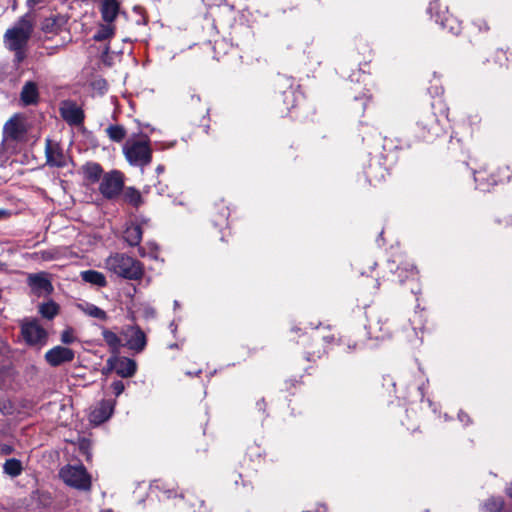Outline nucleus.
<instances>
[{
    "label": "nucleus",
    "instance_id": "3",
    "mask_svg": "<svg viewBox=\"0 0 512 512\" xmlns=\"http://www.w3.org/2000/svg\"><path fill=\"white\" fill-rule=\"evenodd\" d=\"M123 154L133 166L144 167L152 160V149L148 139H128L123 146Z\"/></svg>",
    "mask_w": 512,
    "mask_h": 512
},
{
    "label": "nucleus",
    "instance_id": "36",
    "mask_svg": "<svg viewBox=\"0 0 512 512\" xmlns=\"http://www.w3.org/2000/svg\"><path fill=\"white\" fill-rule=\"evenodd\" d=\"M506 492L512 498V483L507 487Z\"/></svg>",
    "mask_w": 512,
    "mask_h": 512
},
{
    "label": "nucleus",
    "instance_id": "2",
    "mask_svg": "<svg viewBox=\"0 0 512 512\" xmlns=\"http://www.w3.org/2000/svg\"><path fill=\"white\" fill-rule=\"evenodd\" d=\"M105 268L111 273L129 280H138L144 273L141 262L123 253L110 255L105 260Z\"/></svg>",
    "mask_w": 512,
    "mask_h": 512
},
{
    "label": "nucleus",
    "instance_id": "18",
    "mask_svg": "<svg viewBox=\"0 0 512 512\" xmlns=\"http://www.w3.org/2000/svg\"><path fill=\"white\" fill-rule=\"evenodd\" d=\"M124 240L130 246H136L141 242L142 239V230L141 227L137 224L131 223L129 224L124 231Z\"/></svg>",
    "mask_w": 512,
    "mask_h": 512
},
{
    "label": "nucleus",
    "instance_id": "15",
    "mask_svg": "<svg viewBox=\"0 0 512 512\" xmlns=\"http://www.w3.org/2000/svg\"><path fill=\"white\" fill-rule=\"evenodd\" d=\"M119 4L116 0H103L101 5L102 18L107 23H112L118 15Z\"/></svg>",
    "mask_w": 512,
    "mask_h": 512
},
{
    "label": "nucleus",
    "instance_id": "23",
    "mask_svg": "<svg viewBox=\"0 0 512 512\" xmlns=\"http://www.w3.org/2000/svg\"><path fill=\"white\" fill-rule=\"evenodd\" d=\"M3 470L7 475L17 477L22 473V463L15 458L8 459L3 465Z\"/></svg>",
    "mask_w": 512,
    "mask_h": 512
},
{
    "label": "nucleus",
    "instance_id": "33",
    "mask_svg": "<svg viewBox=\"0 0 512 512\" xmlns=\"http://www.w3.org/2000/svg\"><path fill=\"white\" fill-rule=\"evenodd\" d=\"M12 451H13V449L9 445H3L1 447V453L5 454V455L10 454Z\"/></svg>",
    "mask_w": 512,
    "mask_h": 512
},
{
    "label": "nucleus",
    "instance_id": "34",
    "mask_svg": "<svg viewBox=\"0 0 512 512\" xmlns=\"http://www.w3.org/2000/svg\"><path fill=\"white\" fill-rule=\"evenodd\" d=\"M6 410H7V405H6V403H5L4 401H1V400H0V411H1L2 413H5V412H6Z\"/></svg>",
    "mask_w": 512,
    "mask_h": 512
},
{
    "label": "nucleus",
    "instance_id": "25",
    "mask_svg": "<svg viewBox=\"0 0 512 512\" xmlns=\"http://www.w3.org/2000/svg\"><path fill=\"white\" fill-rule=\"evenodd\" d=\"M102 336L105 342L111 347L113 350H118L121 346V340L116 333L110 331L108 329L102 330Z\"/></svg>",
    "mask_w": 512,
    "mask_h": 512
},
{
    "label": "nucleus",
    "instance_id": "29",
    "mask_svg": "<svg viewBox=\"0 0 512 512\" xmlns=\"http://www.w3.org/2000/svg\"><path fill=\"white\" fill-rule=\"evenodd\" d=\"M125 196L127 200L135 206H137L141 201V195L136 190L131 188L127 189Z\"/></svg>",
    "mask_w": 512,
    "mask_h": 512
},
{
    "label": "nucleus",
    "instance_id": "27",
    "mask_svg": "<svg viewBox=\"0 0 512 512\" xmlns=\"http://www.w3.org/2000/svg\"><path fill=\"white\" fill-rule=\"evenodd\" d=\"M41 315L47 319L54 318L58 313V305L52 301L44 303L39 309Z\"/></svg>",
    "mask_w": 512,
    "mask_h": 512
},
{
    "label": "nucleus",
    "instance_id": "1",
    "mask_svg": "<svg viewBox=\"0 0 512 512\" xmlns=\"http://www.w3.org/2000/svg\"><path fill=\"white\" fill-rule=\"evenodd\" d=\"M34 24V17L31 14H25L4 34V44L7 49L15 53L17 63L22 62L26 56L25 49L34 30Z\"/></svg>",
    "mask_w": 512,
    "mask_h": 512
},
{
    "label": "nucleus",
    "instance_id": "10",
    "mask_svg": "<svg viewBox=\"0 0 512 512\" xmlns=\"http://www.w3.org/2000/svg\"><path fill=\"white\" fill-rule=\"evenodd\" d=\"M108 370H115L124 378L132 377L136 372V362L126 357H113L107 360Z\"/></svg>",
    "mask_w": 512,
    "mask_h": 512
},
{
    "label": "nucleus",
    "instance_id": "32",
    "mask_svg": "<svg viewBox=\"0 0 512 512\" xmlns=\"http://www.w3.org/2000/svg\"><path fill=\"white\" fill-rule=\"evenodd\" d=\"M111 388L116 396H119L125 389V385L122 381H114L111 385Z\"/></svg>",
    "mask_w": 512,
    "mask_h": 512
},
{
    "label": "nucleus",
    "instance_id": "14",
    "mask_svg": "<svg viewBox=\"0 0 512 512\" xmlns=\"http://www.w3.org/2000/svg\"><path fill=\"white\" fill-rule=\"evenodd\" d=\"M114 404L109 401H102L91 413L90 421L94 424H100L112 415Z\"/></svg>",
    "mask_w": 512,
    "mask_h": 512
},
{
    "label": "nucleus",
    "instance_id": "5",
    "mask_svg": "<svg viewBox=\"0 0 512 512\" xmlns=\"http://www.w3.org/2000/svg\"><path fill=\"white\" fill-rule=\"evenodd\" d=\"M28 129L29 125L26 117L21 114H15L3 127V144L5 145L9 141H23Z\"/></svg>",
    "mask_w": 512,
    "mask_h": 512
},
{
    "label": "nucleus",
    "instance_id": "41",
    "mask_svg": "<svg viewBox=\"0 0 512 512\" xmlns=\"http://www.w3.org/2000/svg\"><path fill=\"white\" fill-rule=\"evenodd\" d=\"M7 252H8L9 254H12V253H13V250L9 248V249L7 250Z\"/></svg>",
    "mask_w": 512,
    "mask_h": 512
},
{
    "label": "nucleus",
    "instance_id": "35",
    "mask_svg": "<svg viewBox=\"0 0 512 512\" xmlns=\"http://www.w3.org/2000/svg\"><path fill=\"white\" fill-rule=\"evenodd\" d=\"M458 417L461 422H464L465 418L468 420V416L464 413H459Z\"/></svg>",
    "mask_w": 512,
    "mask_h": 512
},
{
    "label": "nucleus",
    "instance_id": "12",
    "mask_svg": "<svg viewBox=\"0 0 512 512\" xmlns=\"http://www.w3.org/2000/svg\"><path fill=\"white\" fill-rule=\"evenodd\" d=\"M28 284L37 294H49L53 286L45 273L30 274Z\"/></svg>",
    "mask_w": 512,
    "mask_h": 512
},
{
    "label": "nucleus",
    "instance_id": "9",
    "mask_svg": "<svg viewBox=\"0 0 512 512\" xmlns=\"http://www.w3.org/2000/svg\"><path fill=\"white\" fill-rule=\"evenodd\" d=\"M60 114L62 118L72 126H78L83 123L84 112L81 107L71 100L63 101L60 105Z\"/></svg>",
    "mask_w": 512,
    "mask_h": 512
},
{
    "label": "nucleus",
    "instance_id": "24",
    "mask_svg": "<svg viewBox=\"0 0 512 512\" xmlns=\"http://www.w3.org/2000/svg\"><path fill=\"white\" fill-rule=\"evenodd\" d=\"M106 133L114 142H121L126 136V130L121 125H110L106 128Z\"/></svg>",
    "mask_w": 512,
    "mask_h": 512
},
{
    "label": "nucleus",
    "instance_id": "11",
    "mask_svg": "<svg viewBox=\"0 0 512 512\" xmlns=\"http://www.w3.org/2000/svg\"><path fill=\"white\" fill-rule=\"evenodd\" d=\"M74 351L64 346H55L45 354L46 361L51 366H60L61 364L71 362L74 359Z\"/></svg>",
    "mask_w": 512,
    "mask_h": 512
},
{
    "label": "nucleus",
    "instance_id": "6",
    "mask_svg": "<svg viewBox=\"0 0 512 512\" xmlns=\"http://www.w3.org/2000/svg\"><path fill=\"white\" fill-rule=\"evenodd\" d=\"M123 176L119 171H111L104 175L100 183V192L106 198H114L123 189Z\"/></svg>",
    "mask_w": 512,
    "mask_h": 512
},
{
    "label": "nucleus",
    "instance_id": "8",
    "mask_svg": "<svg viewBox=\"0 0 512 512\" xmlns=\"http://www.w3.org/2000/svg\"><path fill=\"white\" fill-rule=\"evenodd\" d=\"M22 336L30 345H43L47 340V332L36 321H27L22 324Z\"/></svg>",
    "mask_w": 512,
    "mask_h": 512
},
{
    "label": "nucleus",
    "instance_id": "13",
    "mask_svg": "<svg viewBox=\"0 0 512 512\" xmlns=\"http://www.w3.org/2000/svg\"><path fill=\"white\" fill-rule=\"evenodd\" d=\"M68 18L62 14H51L41 23V30L45 33L56 34L67 24Z\"/></svg>",
    "mask_w": 512,
    "mask_h": 512
},
{
    "label": "nucleus",
    "instance_id": "4",
    "mask_svg": "<svg viewBox=\"0 0 512 512\" xmlns=\"http://www.w3.org/2000/svg\"><path fill=\"white\" fill-rule=\"evenodd\" d=\"M60 477L69 486L79 490H89L91 478L83 465H67L60 470Z\"/></svg>",
    "mask_w": 512,
    "mask_h": 512
},
{
    "label": "nucleus",
    "instance_id": "28",
    "mask_svg": "<svg viewBox=\"0 0 512 512\" xmlns=\"http://www.w3.org/2000/svg\"><path fill=\"white\" fill-rule=\"evenodd\" d=\"M504 507L502 498H491L485 503V509L488 512H500Z\"/></svg>",
    "mask_w": 512,
    "mask_h": 512
},
{
    "label": "nucleus",
    "instance_id": "30",
    "mask_svg": "<svg viewBox=\"0 0 512 512\" xmlns=\"http://www.w3.org/2000/svg\"><path fill=\"white\" fill-rule=\"evenodd\" d=\"M61 341L64 344H71L75 341V337L73 335V331L71 329H66L61 334Z\"/></svg>",
    "mask_w": 512,
    "mask_h": 512
},
{
    "label": "nucleus",
    "instance_id": "37",
    "mask_svg": "<svg viewBox=\"0 0 512 512\" xmlns=\"http://www.w3.org/2000/svg\"><path fill=\"white\" fill-rule=\"evenodd\" d=\"M435 5H436V2H432V3H430V7H429V11H430V12H432V11H433V9H434Z\"/></svg>",
    "mask_w": 512,
    "mask_h": 512
},
{
    "label": "nucleus",
    "instance_id": "16",
    "mask_svg": "<svg viewBox=\"0 0 512 512\" xmlns=\"http://www.w3.org/2000/svg\"><path fill=\"white\" fill-rule=\"evenodd\" d=\"M38 88L34 82H27L21 91V101L25 105L35 104L38 100Z\"/></svg>",
    "mask_w": 512,
    "mask_h": 512
},
{
    "label": "nucleus",
    "instance_id": "19",
    "mask_svg": "<svg viewBox=\"0 0 512 512\" xmlns=\"http://www.w3.org/2000/svg\"><path fill=\"white\" fill-rule=\"evenodd\" d=\"M487 168H482L480 170L475 171L474 180L476 182V186L478 189L482 191H486L490 186L495 185L497 183V179L494 176L490 178H486Z\"/></svg>",
    "mask_w": 512,
    "mask_h": 512
},
{
    "label": "nucleus",
    "instance_id": "17",
    "mask_svg": "<svg viewBox=\"0 0 512 512\" xmlns=\"http://www.w3.org/2000/svg\"><path fill=\"white\" fill-rule=\"evenodd\" d=\"M81 172L83 174L84 179H86L90 183H95L100 179V176L102 174V168L98 163L88 162L82 166Z\"/></svg>",
    "mask_w": 512,
    "mask_h": 512
},
{
    "label": "nucleus",
    "instance_id": "38",
    "mask_svg": "<svg viewBox=\"0 0 512 512\" xmlns=\"http://www.w3.org/2000/svg\"><path fill=\"white\" fill-rule=\"evenodd\" d=\"M6 269V264L3 262H0V271H3Z\"/></svg>",
    "mask_w": 512,
    "mask_h": 512
},
{
    "label": "nucleus",
    "instance_id": "20",
    "mask_svg": "<svg viewBox=\"0 0 512 512\" xmlns=\"http://www.w3.org/2000/svg\"><path fill=\"white\" fill-rule=\"evenodd\" d=\"M47 163L52 166L62 167L66 164L65 155L57 148L48 146L46 149Z\"/></svg>",
    "mask_w": 512,
    "mask_h": 512
},
{
    "label": "nucleus",
    "instance_id": "39",
    "mask_svg": "<svg viewBox=\"0 0 512 512\" xmlns=\"http://www.w3.org/2000/svg\"><path fill=\"white\" fill-rule=\"evenodd\" d=\"M4 251H5L4 246H3L2 244H0V255H1L2 253H4Z\"/></svg>",
    "mask_w": 512,
    "mask_h": 512
},
{
    "label": "nucleus",
    "instance_id": "40",
    "mask_svg": "<svg viewBox=\"0 0 512 512\" xmlns=\"http://www.w3.org/2000/svg\"><path fill=\"white\" fill-rule=\"evenodd\" d=\"M4 214H5V211L0 210V217L3 216Z\"/></svg>",
    "mask_w": 512,
    "mask_h": 512
},
{
    "label": "nucleus",
    "instance_id": "31",
    "mask_svg": "<svg viewBox=\"0 0 512 512\" xmlns=\"http://www.w3.org/2000/svg\"><path fill=\"white\" fill-rule=\"evenodd\" d=\"M144 318H153L155 316V310L149 305H142L139 309Z\"/></svg>",
    "mask_w": 512,
    "mask_h": 512
},
{
    "label": "nucleus",
    "instance_id": "26",
    "mask_svg": "<svg viewBox=\"0 0 512 512\" xmlns=\"http://www.w3.org/2000/svg\"><path fill=\"white\" fill-rule=\"evenodd\" d=\"M114 34V26L111 23H107L104 25H101L94 35V39L96 41H103L110 37H112Z\"/></svg>",
    "mask_w": 512,
    "mask_h": 512
},
{
    "label": "nucleus",
    "instance_id": "7",
    "mask_svg": "<svg viewBox=\"0 0 512 512\" xmlns=\"http://www.w3.org/2000/svg\"><path fill=\"white\" fill-rule=\"evenodd\" d=\"M122 335L126 341V346L137 353L144 350L147 344L146 335L143 330L136 325H130L122 330Z\"/></svg>",
    "mask_w": 512,
    "mask_h": 512
},
{
    "label": "nucleus",
    "instance_id": "21",
    "mask_svg": "<svg viewBox=\"0 0 512 512\" xmlns=\"http://www.w3.org/2000/svg\"><path fill=\"white\" fill-rule=\"evenodd\" d=\"M81 278L90 284L103 287L106 285V278L104 274L95 270H87L81 272Z\"/></svg>",
    "mask_w": 512,
    "mask_h": 512
},
{
    "label": "nucleus",
    "instance_id": "22",
    "mask_svg": "<svg viewBox=\"0 0 512 512\" xmlns=\"http://www.w3.org/2000/svg\"><path fill=\"white\" fill-rule=\"evenodd\" d=\"M86 315L105 321L107 314L104 310L91 303H84L78 306Z\"/></svg>",
    "mask_w": 512,
    "mask_h": 512
}]
</instances>
